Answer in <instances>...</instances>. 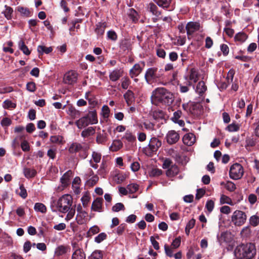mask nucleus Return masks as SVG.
Masks as SVG:
<instances>
[{
    "mask_svg": "<svg viewBox=\"0 0 259 259\" xmlns=\"http://www.w3.org/2000/svg\"><path fill=\"white\" fill-rule=\"evenodd\" d=\"M90 196L87 193H85L81 198L82 205L84 207H87L90 200Z\"/></svg>",
    "mask_w": 259,
    "mask_h": 259,
    "instance_id": "nucleus-50",
    "label": "nucleus"
},
{
    "mask_svg": "<svg viewBox=\"0 0 259 259\" xmlns=\"http://www.w3.org/2000/svg\"><path fill=\"white\" fill-rule=\"evenodd\" d=\"M102 155L100 153L93 151L92 154V161L96 163H99L101 159Z\"/></svg>",
    "mask_w": 259,
    "mask_h": 259,
    "instance_id": "nucleus-45",
    "label": "nucleus"
},
{
    "mask_svg": "<svg viewBox=\"0 0 259 259\" xmlns=\"http://www.w3.org/2000/svg\"><path fill=\"white\" fill-rule=\"evenodd\" d=\"M235 255L239 259H251L256 254V248L254 244H242L235 249Z\"/></svg>",
    "mask_w": 259,
    "mask_h": 259,
    "instance_id": "nucleus-3",
    "label": "nucleus"
},
{
    "mask_svg": "<svg viewBox=\"0 0 259 259\" xmlns=\"http://www.w3.org/2000/svg\"><path fill=\"white\" fill-rule=\"evenodd\" d=\"M220 202L221 204L226 203L231 205H234L232 199L229 197L224 194L221 195Z\"/></svg>",
    "mask_w": 259,
    "mask_h": 259,
    "instance_id": "nucleus-42",
    "label": "nucleus"
},
{
    "mask_svg": "<svg viewBox=\"0 0 259 259\" xmlns=\"http://www.w3.org/2000/svg\"><path fill=\"white\" fill-rule=\"evenodd\" d=\"M247 216L245 212L241 210H235L231 217L232 223L236 226H241L246 222Z\"/></svg>",
    "mask_w": 259,
    "mask_h": 259,
    "instance_id": "nucleus-4",
    "label": "nucleus"
},
{
    "mask_svg": "<svg viewBox=\"0 0 259 259\" xmlns=\"http://www.w3.org/2000/svg\"><path fill=\"white\" fill-rule=\"evenodd\" d=\"M24 174L25 176L27 178L34 177L36 174V171L34 169L25 168L24 169Z\"/></svg>",
    "mask_w": 259,
    "mask_h": 259,
    "instance_id": "nucleus-40",
    "label": "nucleus"
},
{
    "mask_svg": "<svg viewBox=\"0 0 259 259\" xmlns=\"http://www.w3.org/2000/svg\"><path fill=\"white\" fill-rule=\"evenodd\" d=\"M154 2L159 7L164 9L169 7L171 0H153Z\"/></svg>",
    "mask_w": 259,
    "mask_h": 259,
    "instance_id": "nucleus-32",
    "label": "nucleus"
},
{
    "mask_svg": "<svg viewBox=\"0 0 259 259\" xmlns=\"http://www.w3.org/2000/svg\"><path fill=\"white\" fill-rule=\"evenodd\" d=\"M110 114V109L109 107L104 105L102 108V115L103 117L105 118H107L109 117Z\"/></svg>",
    "mask_w": 259,
    "mask_h": 259,
    "instance_id": "nucleus-59",
    "label": "nucleus"
},
{
    "mask_svg": "<svg viewBox=\"0 0 259 259\" xmlns=\"http://www.w3.org/2000/svg\"><path fill=\"white\" fill-rule=\"evenodd\" d=\"M108 140L107 137L105 134L99 133L96 137V142L98 144H103Z\"/></svg>",
    "mask_w": 259,
    "mask_h": 259,
    "instance_id": "nucleus-43",
    "label": "nucleus"
},
{
    "mask_svg": "<svg viewBox=\"0 0 259 259\" xmlns=\"http://www.w3.org/2000/svg\"><path fill=\"white\" fill-rule=\"evenodd\" d=\"M123 74V70L120 69H116L110 72L109 77L112 81H116L122 76Z\"/></svg>",
    "mask_w": 259,
    "mask_h": 259,
    "instance_id": "nucleus-13",
    "label": "nucleus"
},
{
    "mask_svg": "<svg viewBox=\"0 0 259 259\" xmlns=\"http://www.w3.org/2000/svg\"><path fill=\"white\" fill-rule=\"evenodd\" d=\"M192 85V83L190 81H187L186 85H183L182 84H179L180 87V92L182 93H185L188 92L189 91V87Z\"/></svg>",
    "mask_w": 259,
    "mask_h": 259,
    "instance_id": "nucleus-47",
    "label": "nucleus"
},
{
    "mask_svg": "<svg viewBox=\"0 0 259 259\" xmlns=\"http://www.w3.org/2000/svg\"><path fill=\"white\" fill-rule=\"evenodd\" d=\"M195 136L192 133L187 134L183 138L184 144L189 146L193 145L195 142Z\"/></svg>",
    "mask_w": 259,
    "mask_h": 259,
    "instance_id": "nucleus-15",
    "label": "nucleus"
},
{
    "mask_svg": "<svg viewBox=\"0 0 259 259\" xmlns=\"http://www.w3.org/2000/svg\"><path fill=\"white\" fill-rule=\"evenodd\" d=\"M18 11L21 14L23 15L24 16L29 17L30 15V11L24 7H18Z\"/></svg>",
    "mask_w": 259,
    "mask_h": 259,
    "instance_id": "nucleus-60",
    "label": "nucleus"
},
{
    "mask_svg": "<svg viewBox=\"0 0 259 259\" xmlns=\"http://www.w3.org/2000/svg\"><path fill=\"white\" fill-rule=\"evenodd\" d=\"M162 174V170L158 168H153L149 172L151 177H158Z\"/></svg>",
    "mask_w": 259,
    "mask_h": 259,
    "instance_id": "nucleus-58",
    "label": "nucleus"
},
{
    "mask_svg": "<svg viewBox=\"0 0 259 259\" xmlns=\"http://www.w3.org/2000/svg\"><path fill=\"white\" fill-rule=\"evenodd\" d=\"M107 238V234L105 233H101L99 234L95 238V241L98 243H101Z\"/></svg>",
    "mask_w": 259,
    "mask_h": 259,
    "instance_id": "nucleus-55",
    "label": "nucleus"
},
{
    "mask_svg": "<svg viewBox=\"0 0 259 259\" xmlns=\"http://www.w3.org/2000/svg\"><path fill=\"white\" fill-rule=\"evenodd\" d=\"M5 10L2 12V13L4 15L7 19H11L12 17V14L13 13V9L7 5H5Z\"/></svg>",
    "mask_w": 259,
    "mask_h": 259,
    "instance_id": "nucleus-31",
    "label": "nucleus"
},
{
    "mask_svg": "<svg viewBox=\"0 0 259 259\" xmlns=\"http://www.w3.org/2000/svg\"><path fill=\"white\" fill-rule=\"evenodd\" d=\"M122 147L123 143L120 140H114L109 147V150L112 152H116L121 149Z\"/></svg>",
    "mask_w": 259,
    "mask_h": 259,
    "instance_id": "nucleus-19",
    "label": "nucleus"
},
{
    "mask_svg": "<svg viewBox=\"0 0 259 259\" xmlns=\"http://www.w3.org/2000/svg\"><path fill=\"white\" fill-rule=\"evenodd\" d=\"M72 259H85V254L82 249L76 248L72 255Z\"/></svg>",
    "mask_w": 259,
    "mask_h": 259,
    "instance_id": "nucleus-21",
    "label": "nucleus"
},
{
    "mask_svg": "<svg viewBox=\"0 0 259 259\" xmlns=\"http://www.w3.org/2000/svg\"><path fill=\"white\" fill-rule=\"evenodd\" d=\"M249 223L253 226H256L259 224V217L256 215L251 216L249 219Z\"/></svg>",
    "mask_w": 259,
    "mask_h": 259,
    "instance_id": "nucleus-56",
    "label": "nucleus"
},
{
    "mask_svg": "<svg viewBox=\"0 0 259 259\" xmlns=\"http://www.w3.org/2000/svg\"><path fill=\"white\" fill-rule=\"evenodd\" d=\"M200 28V24L197 22H189L186 26L187 33L188 36L192 35Z\"/></svg>",
    "mask_w": 259,
    "mask_h": 259,
    "instance_id": "nucleus-8",
    "label": "nucleus"
},
{
    "mask_svg": "<svg viewBox=\"0 0 259 259\" xmlns=\"http://www.w3.org/2000/svg\"><path fill=\"white\" fill-rule=\"evenodd\" d=\"M67 113L73 119L78 118L80 116V112L76 110L72 105L67 107Z\"/></svg>",
    "mask_w": 259,
    "mask_h": 259,
    "instance_id": "nucleus-17",
    "label": "nucleus"
},
{
    "mask_svg": "<svg viewBox=\"0 0 259 259\" xmlns=\"http://www.w3.org/2000/svg\"><path fill=\"white\" fill-rule=\"evenodd\" d=\"M37 51L39 54H42L44 53L49 54L53 51L52 47H46L43 46H39L37 48Z\"/></svg>",
    "mask_w": 259,
    "mask_h": 259,
    "instance_id": "nucleus-46",
    "label": "nucleus"
},
{
    "mask_svg": "<svg viewBox=\"0 0 259 259\" xmlns=\"http://www.w3.org/2000/svg\"><path fill=\"white\" fill-rule=\"evenodd\" d=\"M143 66L141 67L140 64H136L130 70V75L131 78L138 76L143 70L144 63H142Z\"/></svg>",
    "mask_w": 259,
    "mask_h": 259,
    "instance_id": "nucleus-10",
    "label": "nucleus"
},
{
    "mask_svg": "<svg viewBox=\"0 0 259 259\" xmlns=\"http://www.w3.org/2000/svg\"><path fill=\"white\" fill-rule=\"evenodd\" d=\"M100 231L99 228L97 226H94L92 227L88 231V235L89 236H92L93 235H95L96 234H97Z\"/></svg>",
    "mask_w": 259,
    "mask_h": 259,
    "instance_id": "nucleus-54",
    "label": "nucleus"
},
{
    "mask_svg": "<svg viewBox=\"0 0 259 259\" xmlns=\"http://www.w3.org/2000/svg\"><path fill=\"white\" fill-rule=\"evenodd\" d=\"M80 182V179L78 177H75L72 182V186L74 192L76 194H78L80 192V189L79 187Z\"/></svg>",
    "mask_w": 259,
    "mask_h": 259,
    "instance_id": "nucleus-23",
    "label": "nucleus"
},
{
    "mask_svg": "<svg viewBox=\"0 0 259 259\" xmlns=\"http://www.w3.org/2000/svg\"><path fill=\"white\" fill-rule=\"evenodd\" d=\"M77 78V73L73 71H70L67 72L64 77V82L68 84H72L75 83Z\"/></svg>",
    "mask_w": 259,
    "mask_h": 259,
    "instance_id": "nucleus-7",
    "label": "nucleus"
},
{
    "mask_svg": "<svg viewBox=\"0 0 259 259\" xmlns=\"http://www.w3.org/2000/svg\"><path fill=\"white\" fill-rule=\"evenodd\" d=\"M34 209L37 212L45 213L47 211L46 206L42 203H36L34 206Z\"/></svg>",
    "mask_w": 259,
    "mask_h": 259,
    "instance_id": "nucleus-37",
    "label": "nucleus"
},
{
    "mask_svg": "<svg viewBox=\"0 0 259 259\" xmlns=\"http://www.w3.org/2000/svg\"><path fill=\"white\" fill-rule=\"evenodd\" d=\"M70 250V248L69 246L60 245L58 246L55 251V254L56 256L63 255Z\"/></svg>",
    "mask_w": 259,
    "mask_h": 259,
    "instance_id": "nucleus-18",
    "label": "nucleus"
},
{
    "mask_svg": "<svg viewBox=\"0 0 259 259\" xmlns=\"http://www.w3.org/2000/svg\"><path fill=\"white\" fill-rule=\"evenodd\" d=\"M73 198L70 195L64 194L60 197L56 201L54 202L56 210L67 215L65 220L69 221L73 219L75 213V209L72 207Z\"/></svg>",
    "mask_w": 259,
    "mask_h": 259,
    "instance_id": "nucleus-1",
    "label": "nucleus"
},
{
    "mask_svg": "<svg viewBox=\"0 0 259 259\" xmlns=\"http://www.w3.org/2000/svg\"><path fill=\"white\" fill-rule=\"evenodd\" d=\"M244 174L242 166L238 163L233 164L230 168L229 176L230 178L234 180H238L242 178Z\"/></svg>",
    "mask_w": 259,
    "mask_h": 259,
    "instance_id": "nucleus-5",
    "label": "nucleus"
},
{
    "mask_svg": "<svg viewBox=\"0 0 259 259\" xmlns=\"http://www.w3.org/2000/svg\"><path fill=\"white\" fill-rule=\"evenodd\" d=\"M3 106L5 109L15 108L16 105L11 101L6 100L4 102Z\"/></svg>",
    "mask_w": 259,
    "mask_h": 259,
    "instance_id": "nucleus-49",
    "label": "nucleus"
},
{
    "mask_svg": "<svg viewBox=\"0 0 259 259\" xmlns=\"http://www.w3.org/2000/svg\"><path fill=\"white\" fill-rule=\"evenodd\" d=\"M124 98L127 103L130 105L134 101V93L131 90H128L124 95Z\"/></svg>",
    "mask_w": 259,
    "mask_h": 259,
    "instance_id": "nucleus-30",
    "label": "nucleus"
},
{
    "mask_svg": "<svg viewBox=\"0 0 259 259\" xmlns=\"http://www.w3.org/2000/svg\"><path fill=\"white\" fill-rule=\"evenodd\" d=\"M148 9L149 11L157 17H159L161 15V12L158 10L157 7L153 3H149L148 6Z\"/></svg>",
    "mask_w": 259,
    "mask_h": 259,
    "instance_id": "nucleus-24",
    "label": "nucleus"
},
{
    "mask_svg": "<svg viewBox=\"0 0 259 259\" xmlns=\"http://www.w3.org/2000/svg\"><path fill=\"white\" fill-rule=\"evenodd\" d=\"M148 146L152 152H156L161 146V142L157 138L153 137L151 139Z\"/></svg>",
    "mask_w": 259,
    "mask_h": 259,
    "instance_id": "nucleus-11",
    "label": "nucleus"
},
{
    "mask_svg": "<svg viewBox=\"0 0 259 259\" xmlns=\"http://www.w3.org/2000/svg\"><path fill=\"white\" fill-rule=\"evenodd\" d=\"M88 118V121H90V124H94L98 122V118L97 114L95 112H90L87 116Z\"/></svg>",
    "mask_w": 259,
    "mask_h": 259,
    "instance_id": "nucleus-36",
    "label": "nucleus"
},
{
    "mask_svg": "<svg viewBox=\"0 0 259 259\" xmlns=\"http://www.w3.org/2000/svg\"><path fill=\"white\" fill-rule=\"evenodd\" d=\"M122 139H125L130 143H133L136 140V137L129 131H126Z\"/></svg>",
    "mask_w": 259,
    "mask_h": 259,
    "instance_id": "nucleus-29",
    "label": "nucleus"
},
{
    "mask_svg": "<svg viewBox=\"0 0 259 259\" xmlns=\"http://www.w3.org/2000/svg\"><path fill=\"white\" fill-rule=\"evenodd\" d=\"M247 38V35L244 32H239L235 36V40L241 44L244 42Z\"/></svg>",
    "mask_w": 259,
    "mask_h": 259,
    "instance_id": "nucleus-33",
    "label": "nucleus"
},
{
    "mask_svg": "<svg viewBox=\"0 0 259 259\" xmlns=\"http://www.w3.org/2000/svg\"><path fill=\"white\" fill-rule=\"evenodd\" d=\"M229 235L227 232H223L220 237H218V239L220 244H222L223 242H227L228 240L227 237Z\"/></svg>",
    "mask_w": 259,
    "mask_h": 259,
    "instance_id": "nucleus-64",
    "label": "nucleus"
},
{
    "mask_svg": "<svg viewBox=\"0 0 259 259\" xmlns=\"http://www.w3.org/2000/svg\"><path fill=\"white\" fill-rule=\"evenodd\" d=\"M127 189L130 193H134L139 189V186L137 184H130L127 186Z\"/></svg>",
    "mask_w": 259,
    "mask_h": 259,
    "instance_id": "nucleus-48",
    "label": "nucleus"
},
{
    "mask_svg": "<svg viewBox=\"0 0 259 259\" xmlns=\"http://www.w3.org/2000/svg\"><path fill=\"white\" fill-rule=\"evenodd\" d=\"M96 132L95 128L94 127H89L83 130L81 133V136L85 138L91 136H93Z\"/></svg>",
    "mask_w": 259,
    "mask_h": 259,
    "instance_id": "nucleus-26",
    "label": "nucleus"
},
{
    "mask_svg": "<svg viewBox=\"0 0 259 259\" xmlns=\"http://www.w3.org/2000/svg\"><path fill=\"white\" fill-rule=\"evenodd\" d=\"M121 87L122 88L126 90L128 88L129 85L131 83V81L127 77H124L121 79Z\"/></svg>",
    "mask_w": 259,
    "mask_h": 259,
    "instance_id": "nucleus-52",
    "label": "nucleus"
},
{
    "mask_svg": "<svg viewBox=\"0 0 259 259\" xmlns=\"http://www.w3.org/2000/svg\"><path fill=\"white\" fill-rule=\"evenodd\" d=\"M105 28L106 24L105 23H99L97 25L96 32L98 35H101L104 33Z\"/></svg>",
    "mask_w": 259,
    "mask_h": 259,
    "instance_id": "nucleus-41",
    "label": "nucleus"
},
{
    "mask_svg": "<svg viewBox=\"0 0 259 259\" xmlns=\"http://www.w3.org/2000/svg\"><path fill=\"white\" fill-rule=\"evenodd\" d=\"M12 123V121L11 119L8 117L3 118L1 121V125L5 128L10 126Z\"/></svg>",
    "mask_w": 259,
    "mask_h": 259,
    "instance_id": "nucleus-51",
    "label": "nucleus"
},
{
    "mask_svg": "<svg viewBox=\"0 0 259 259\" xmlns=\"http://www.w3.org/2000/svg\"><path fill=\"white\" fill-rule=\"evenodd\" d=\"M63 140V138L60 136H53L50 137V141L54 143L60 144L61 143Z\"/></svg>",
    "mask_w": 259,
    "mask_h": 259,
    "instance_id": "nucleus-61",
    "label": "nucleus"
},
{
    "mask_svg": "<svg viewBox=\"0 0 259 259\" xmlns=\"http://www.w3.org/2000/svg\"><path fill=\"white\" fill-rule=\"evenodd\" d=\"M207 87L205 85V84L204 81H199L197 86L196 89V92L199 95H202L204 92L206 91Z\"/></svg>",
    "mask_w": 259,
    "mask_h": 259,
    "instance_id": "nucleus-28",
    "label": "nucleus"
},
{
    "mask_svg": "<svg viewBox=\"0 0 259 259\" xmlns=\"http://www.w3.org/2000/svg\"><path fill=\"white\" fill-rule=\"evenodd\" d=\"M82 145L78 143H73L69 147V152L71 153H74L80 151L82 149Z\"/></svg>",
    "mask_w": 259,
    "mask_h": 259,
    "instance_id": "nucleus-25",
    "label": "nucleus"
},
{
    "mask_svg": "<svg viewBox=\"0 0 259 259\" xmlns=\"http://www.w3.org/2000/svg\"><path fill=\"white\" fill-rule=\"evenodd\" d=\"M166 141L169 144H173L177 143L179 139V134L174 130L169 131L166 135Z\"/></svg>",
    "mask_w": 259,
    "mask_h": 259,
    "instance_id": "nucleus-9",
    "label": "nucleus"
},
{
    "mask_svg": "<svg viewBox=\"0 0 259 259\" xmlns=\"http://www.w3.org/2000/svg\"><path fill=\"white\" fill-rule=\"evenodd\" d=\"M26 89L30 92H35L36 89L35 83L34 82H28L26 84Z\"/></svg>",
    "mask_w": 259,
    "mask_h": 259,
    "instance_id": "nucleus-62",
    "label": "nucleus"
},
{
    "mask_svg": "<svg viewBox=\"0 0 259 259\" xmlns=\"http://www.w3.org/2000/svg\"><path fill=\"white\" fill-rule=\"evenodd\" d=\"M179 172V169L176 165H171L167 170L166 175L169 177H173Z\"/></svg>",
    "mask_w": 259,
    "mask_h": 259,
    "instance_id": "nucleus-27",
    "label": "nucleus"
},
{
    "mask_svg": "<svg viewBox=\"0 0 259 259\" xmlns=\"http://www.w3.org/2000/svg\"><path fill=\"white\" fill-rule=\"evenodd\" d=\"M88 220V213L86 211L77 213L75 221L78 225L85 224Z\"/></svg>",
    "mask_w": 259,
    "mask_h": 259,
    "instance_id": "nucleus-12",
    "label": "nucleus"
},
{
    "mask_svg": "<svg viewBox=\"0 0 259 259\" xmlns=\"http://www.w3.org/2000/svg\"><path fill=\"white\" fill-rule=\"evenodd\" d=\"M103 257L102 251L99 250H95L89 257V259H101Z\"/></svg>",
    "mask_w": 259,
    "mask_h": 259,
    "instance_id": "nucleus-44",
    "label": "nucleus"
},
{
    "mask_svg": "<svg viewBox=\"0 0 259 259\" xmlns=\"http://www.w3.org/2000/svg\"><path fill=\"white\" fill-rule=\"evenodd\" d=\"M19 48L23 52V53L26 55H29L30 54V51L28 49V47L25 45L23 40H21L19 41Z\"/></svg>",
    "mask_w": 259,
    "mask_h": 259,
    "instance_id": "nucleus-38",
    "label": "nucleus"
},
{
    "mask_svg": "<svg viewBox=\"0 0 259 259\" xmlns=\"http://www.w3.org/2000/svg\"><path fill=\"white\" fill-rule=\"evenodd\" d=\"M20 192L18 193L19 195L23 199H25L27 196V193L26 190L24 188L23 185H20Z\"/></svg>",
    "mask_w": 259,
    "mask_h": 259,
    "instance_id": "nucleus-63",
    "label": "nucleus"
},
{
    "mask_svg": "<svg viewBox=\"0 0 259 259\" xmlns=\"http://www.w3.org/2000/svg\"><path fill=\"white\" fill-rule=\"evenodd\" d=\"M221 185L224 186L227 190L230 192H233L236 189L235 184L231 181H228L226 183L223 182L221 183Z\"/></svg>",
    "mask_w": 259,
    "mask_h": 259,
    "instance_id": "nucleus-34",
    "label": "nucleus"
},
{
    "mask_svg": "<svg viewBox=\"0 0 259 259\" xmlns=\"http://www.w3.org/2000/svg\"><path fill=\"white\" fill-rule=\"evenodd\" d=\"M151 100L152 103L155 105L159 104L169 105L174 101V96L166 89L158 88L152 92Z\"/></svg>",
    "mask_w": 259,
    "mask_h": 259,
    "instance_id": "nucleus-2",
    "label": "nucleus"
},
{
    "mask_svg": "<svg viewBox=\"0 0 259 259\" xmlns=\"http://www.w3.org/2000/svg\"><path fill=\"white\" fill-rule=\"evenodd\" d=\"M240 124L233 122L229 124L226 128V130L229 132H235L239 131Z\"/></svg>",
    "mask_w": 259,
    "mask_h": 259,
    "instance_id": "nucleus-35",
    "label": "nucleus"
},
{
    "mask_svg": "<svg viewBox=\"0 0 259 259\" xmlns=\"http://www.w3.org/2000/svg\"><path fill=\"white\" fill-rule=\"evenodd\" d=\"M72 176V171L69 170L66 172L60 179L62 186L64 188L68 186L70 184V179Z\"/></svg>",
    "mask_w": 259,
    "mask_h": 259,
    "instance_id": "nucleus-14",
    "label": "nucleus"
},
{
    "mask_svg": "<svg viewBox=\"0 0 259 259\" xmlns=\"http://www.w3.org/2000/svg\"><path fill=\"white\" fill-rule=\"evenodd\" d=\"M124 206L122 203H117L112 208V211L114 212H118L120 210H124Z\"/></svg>",
    "mask_w": 259,
    "mask_h": 259,
    "instance_id": "nucleus-57",
    "label": "nucleus"
},
{
    "mask_svg": "<svg viewBox=\"0 0 259 259\" xmlns=\"http://www.w3.org/2000/svg\"><path fill=\"white\" fill-rule=\"evenodd\" d=\"M153 118L155 120H159L164 118V112L160 110H155L152 112V113Z\"/></svg>",
    "mask_w": 259,
    "mask_h": 259,
    "instance_id": "nucleus-39",
    "label": "nucleus"
},
{
    "mask_svg": "<svg viewBox=\"0 0 259 259\" xmlns=\"http://www.w3.org/2000/svg\"><path fill=\"white\" fill-rule=\"evenodd\" d=\"M103 202V198H96L92 203V209L95 211L101 212L102 211Z\"/></svg>",
    "mask_w": 259,
    "mask_h": 259,
    "instance_id": "nucleus-16",
    "label": "nucleus"
},
{
    "mask_svg": "<svg viewBox=\"0 0 259 259\" xmlns=\"http://www.w3.org/2000/svg\"><path fill=\"white\" fill-rule=\"evenodd\" d=\"M199 74L198 71L194 68H192L190 69L189 75V81H193L196 82L198 80Z\"/></svg>",
    "mask_w": 259,
    "mask_h": 259,
    "instance_id": "nucleus-22",
    "label": "nucleus"
},
{
    "mask_svg": "<svg viewBox=\"0 0 259 259\" xmlns=\"http://www.w3.org/2000/svg\"><path fill=\"white\" fill-rule=\"evenodd\" d=\"M214 207V202L212 200H208L205 204V208L209 212H211Z\"/></svg>",
    "mask_w": 259,
    "mask_h": 259,
    "instance_id": "nucleus-53",
    "label": "nucleus"
},
{
    "mask_svg": "<svg viewBox=\"0 0 259 259\" xmlns=\"http://www.w3.org/2000/svg\"><path fill=\"white\" fill-rule=\"evenodd\" d=\"M75 123L79 129H81L87 126L90 124V121H88V117L85 116L76 120Z\"/></svg>",
    "mask_w": 259,
    "mask_h": 259,
    "instance_id": "nucleus-20",
    "label": "nucleus"
},
{
    "mask_svg": "<svg viewBox=\"0 0 259 259\" xmlns=\"http://www.w3.org/2000/svg\"><path fill=\"white\" fill-rule=\"evenodd\" d=\"M161 76L160 74L158 73L157 68L152 67L147 70L145 74V78L148 83L151 84L156 81Z\"/></svg>",
    "mask_w": 259,
    "mask_h": 259,
    "instance_id": "nucleus-6",
    "label": "nucleus"
}]
</instances>
